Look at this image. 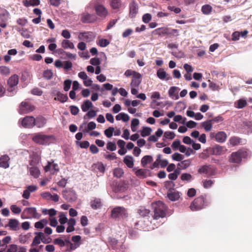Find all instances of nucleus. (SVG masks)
Returning <instances> with one entry per match:
<instances>
[{
    "label": "nucleus",
    "mask_w": 252,
    "mask_h": 252,
    "mask_svg": "<svg viewBox=\"0 0 252 252\" xmlns=\"http://www.w3.org/2000/svg\"><path fill=\"white\" fill-rule=\"evenodd\" d=\"M167 196L170 200L175 201L180 198V195L178 191H170L167 193Z\"/></svg>",
    "instance_id": "32"
},
{
    "label": "nucleus",
    "mask_w": 252,
    "mask_h": 252,
    "mask_svg": "<svg viewBox=\"0 0 252 252\" xmlns=\"http://www.w3.org/2000/svg\"><path fill=\"white\" fill-rule=\"evenodd\" d=\"M95 167L100 172L103 173L105 172V168L104 164L101 162H98L95 165Z\"/></svg>",
    "instance_id": "59"
},
{
    "label": "nucleus",
    "mask_w": 252,
    "mask_h": 252,
    "mask_svg": "<svg viewBox=\"0 0 252 252\" xmlns=\"http://www.w3.org/2000/svg\"><path fill=\"white\" fill-rule=\"evenodd\" d=\"M37 187L34 185L29 186L24 190L22 197L26 199H28L30 198V194L37 190Z\"/></svg>",
    "instance_id": "16"
},
{
    "label": "nucleus",
    "mask_w": 252,
    "mask_h": 252,
    "mask_svg": "<svg viewBox=\"0 0 252 252\" xmlns=\"http://www.w3.org/2000/svg\"><path fill=\"white\" fill-rule=\"evenodd\" d=\"M48 223L46 219H42L34 223V227L37 229H42Z\"/></svg>",
    "instance_id": "36"
},
{
    "label": "nucleus",
    "mask_w": 252,
    "mask_h": 252,
    "mask_svg": "<svg viewBox=\"0 0 252 252\" xmlns=\"http://www.w3.org/2000/svg\"><path fill=\"white\" fill-rule=\"evenodd\" d=\"M172 158L174 160L181 161L183 159L184 156L178 153H175L172 155Z\"/></svg>",
    "instance_id": "53"
},
{
    "label": "nucleus",
    "mask_w": 252,
    "mask_h": 252,
    "mask_svg": "<svg viewBox=\"0 0 252 252\" xmlns=\"http://www.w3.org/2000/svg\"><path fill=\"white\" fill-rule=\"evenodd\" d=\"M57 166L56 164H52L48 162V164L44 167V170L46 172L49 171L51 174H54L58 171V169L57 168Z\"/></svg>",
    "instance_id": "25"
},
{
    "label": "nucleus",
    "mask_w": 252,
    "mask_h": 252,
    "mask_svg": "<svg viewBox=\"0 0 252 252\" xmlns=\"http://www.w3.org/2000/svg\"><path fill=\"white\" fill-rule=\"evenodd\" d=\"M152 205L154 212V219L158 220L166 216L167 207L162 202L158 201L152 203Z\"/></svg>",
    "instance_id": "1"
},
{
    "label": "nucleus",
    "mask_w": 252,
    "mask_h": 252,
    "mask_svg": "<svg viewBox=\"0 0 252 252\" xmlns=\"http://www.w3.org/2000/svg\"><path fill=\"white\" fill-rule=\"evenodd\" d=\"M129 17L132 18L135 17L138 12L137 4L134 1H132L129 3Z\"/></svg>",
    "instance_id": "18"
},
{
    "label": "nucleus",
    "mask_w": 252,
    "mask_h": 252,
    "mask_svg": "<svg viewBox=\"0 0 252 252\" xmlns=\"http://www.w3.org/2000/svg\"><path fill=\"white\" fill-rule=\"evenodd\" d=\"M207 205L205 198L201 196L195 199L191 203L189 208L192 211L200 210Z\"/></svg>",
    "instance_id": "4"
},
{
    "label": "nucleus",
    "mask_w": 252,
    "mask_h": 252,
    "mask_svg": "<svg viewBox=\"0 0 252 252\" xmlns=\"http://www.w3.org/2000/svg\"><path fill=\"white\" fill-rule=\"evenodd\" d=\"M158 78L161 80H165L166 81L171 79L170 75L167 74L166 72L163 69H159L157 72Z\"/></svg>",
    "instance_id": "22"
},
{
    "label": "nucleus",
    "mask_w": 252,
    "mask_h": 252,
    "mask_svg": "<svg viewBox=\"0 0 252 252\" xmlns=\"http://www.w3.org/2000/svg\"><path fill=\"white\" fill-rule=\"evenodd\" d=\"M154 32H156V33L159 35L162 34H177V35H178V30L176 29H171L170 32H167L166 30H164L162 28H158L155 30Z\"/></svg>",
    "instance_id": "23"
},
{
    "label": "nucleus",
    "mask_w": 252,
    "mask_h": 252,
    "mask_svg": "<svg viewBox=\"0 0 252 252\" xmlns=\"http://www.w3.org/2000/svg\"><path fill=\"white\" fill-rule=\"evenodd\" d=\"M53 243L55 245H58L61 247H64L65 245V242L61 238H56L54 240Z\"/></svg>",
    "instance_id": "60"
},
{
    "label": "nucleus",
    "mask_w": 252,
    "mask_h": 252,
    "mask_svg": "<svg viewBox=\"0 0 252 252\" xmlns=\"http://www.w3.org/2000/svg\"><path fill=\"white\" fill-rule=\"evenodd\" d=\"M35 126L37 127H43L46 123V119L43 117H38L35 119Z\"/></svg>",
    "instance_id": "31"
},
{
    "label": "nucleus",
    "mask_w": 252,
    "mask_h": 252,
    "mask_svg": "<svg viewBox=\"0 0 252 252\" xmlns=\"http://www.w3.org/2000/svg\"><path fill=\"white\" fill-rule=\"evenodd\" d=\"M241 142V139L236 136L231 137L228 142V145L233 147L238 145Z\"/></svg>",
    "instance_id": "34"
},
{
    "label": "nucleus",
    "mask_w": 252,
    "mask_h": 252,
    "mask_svg": "<svg viewBox=\"0 0 252 252\" xmlns=\"http://www.w3.org/2000/svg\"><path fill=\"white\" fill-rule=\"evenodd\" d=\"M136 168L135 167L133 168L132 170L135 172V174L137 177L140 179H143L147 176V170L144 169H139L136 170Z\"/></svg>",
    "instance_id": "26"
},
{
    "label": "nucleus",
    "mask_w": 252,
    "mask_h": 252,
    "mask_svg": "<svg viewBox=\"0 0 252 252\" xmlns=\"http://www.w3.org/2000/svg\"><path fill=\"white\" fill-rule=\"evenodd\" d=\"M52 135H45L42 133H35L32 137V140L36 143L40 145H47L50 142Z\"/></svg>",
    "instance_id": "3"
},
{
    "label": "nucleus",
    "mask_w": 252,
    "mask_h": 252,
    "mask_svg": "<svg viewBox=\"0 0 252 252\" xmlns=\"http://www.w3.org/2000/svg\"><path fill=\"white\" fill-rule=\"evenodd\" d=\"M180 90V89L175 86H173L170 88L168 90V95L172 99L174 100H177L179 98V95L178 94V91Z\"/></svg>",
    "instance_id": "19"
},
{
    "label": "nucleus",
    "mask_w": 252,
    "mask_h": 252,
    "mask_svg": "<svg viewBox=\"0 0 252 252\" xmlns=\"http://www.w3.org/2000/svg\"><path fill=\"white\" fill-rule=\"evenodd\" d=\"M152 130L150 127H143L141 131V135L142 137H146L149 135Z\"/></svg>",
    "instance_id": "43"
},
{
    "label": "nucleus",
    "mask_w": 252,
    "mask_h": 252,
    "mask_svg": "<svg viewBox=\"0 0 252 252\" xmlns=\"http://www.w3.org/2000/svg\"><path fill=\"white\" fill-rule=\"evenodd\" d=\"M212 121L209 120L202 123L201 126L204 127L206 131H209L212 129Z\"/></svg>",
    "instance_id": "40"
},
{
    "label": "nucleus",
    "mask_w": 252,
    "mask_h": 252,
    "mask_svg": "<svg viewBox=\"0 0 252 252\" xmlns=\"http://www.w3.org/2000/svg\"><path fill=\"white\" fill-rule=\"evenodd\" d=\"M236 107L239 109L243 108L247 104V100L245 98H241L237 102Z\"/></svg>",
    "instance_id": "48"
},
{
    "label": "nucleus",
    "mask_w": 252,
    "mask_h": 252,
    "mask_svg": "<svg viewBox=\"0 0 252 252\" xmlns=\"http://www.w3.org/2000/svg\"><path fill=\"white\" fill-rule=\"evenodd\" d=\"M35 118L32 116H27L23 118L21 123L25 128H32L35 126Z\"/></svg>",
    "instance_id": "12"
},
{
    "label": "nucleus",
    "mask_w": 252,
    "mask_h": 252,
    "mask_svg": "<svg viewBox=\"0 0 252 252\" xmlns=\"http://www.w3.org/2000/svg\"><path fill=\"white\" fill-rule=\"evenodd\" d=\"M106 148L111 151H114L116 150L117 147L115 142L109 141L107 144Z\"/></svg>",
    "instance_id": "56"
},
{
    "label": "nucleus",
    "mask_w": 252,
    "mask_h": 252,
    "mask_svg": "<svg viewBox=\"0 0 252 252\" xmlns=\"http://www.w3.org/2000/svg\"><path fill=\"white\" fill-rule=\"evenodd\" d=\"M9 158L7 155H4L0 158V167L4 168H7L9 167V164L8 161Z\"/></svg>",
    "instance_id": "28"
},
{
    "label": "nucleus",
    "mask_w": 252,
    "mask_h": 252,
    "mask_svg": "<svg viewBox=\"0 0 252 252\" xmlns=\"http://www.w3.org/2000/svg\"><path fill=\"white\" fill-rule=\"evenodd\" d=\"M39 166H30L29 172L30 174L35 178H37L40 175V172L39 169Z\"/></svg>",
    "instance_id": "24"
},
{
    "label": "nucleus",
    "mask_w": 252,
    "mask_h": 252,
    "mask_svg": "<svg viewBox=\"0 0 252 252\" xmlns=\"http://www.w3.org/2000/svg\"><path fill=\"white\" fill-rule=\"evenodd\" d=\"M36 236L34 237L33 241L31 244V247H36L39 245L42 240V237L44 236V234L42 232H35Z\"/></svg>",
    "instance_id": "20"
},
{
    "label": "nucleus",
    "mask_w": 252,
    "mask_h": 252,
    "mask_svg": "<svg viewBox=\"0 0 252 252\" xmlns=\"http://www.w3.org/2000/svg\"><path fill=\"white\" fill-rule=\"evenodd\" d=\"M114 130L115 129L113 127H109L104 130V134L107 137L110 138L112 136Z\"/></svg>",
    "instance_id": "49"
},
{
    "label": "nucleus",
    "mask_w": 252,
    "mask_h": 252,
    "mask_svg": "<svg viewBox=\"0 0 252 252\" xmlns=\"http://www.w3.org/2000/svg\"><path fill=\"white\" fill-rule=\"evenodd\" d=\"M175 136V134L172 131H166L164 133V137L166 139L172 140L174 138Z\"/></svg>",
    "instance_id": "61"
},
{
    "label": "nucleus",
    "mask_w": 252,
    "mask_h": 252,
    "mask_svg": "<svg viewBox=\"0 0 252 252\" xmlns=\"http://www.w3.org/2000/svg\"><path fill=\"white\" fill-rule=\"evenodd\" d=\"M96 127V124L94 122H90L87 125V128L83 129L82 131L84 132H88L90 130L95 129Z\"/></svg>",
    "instance_id": "46"
},
{
    "label": "nucleus",
    "mask_w": 252,
    "mask_h": 252,
    "mask_svg": "<svg viewBox=\"0 0 252 252\" xmlns=\"http://www.w3.org/2000/svg\"><path fill=\"white\" fill-rule=\"evenodd\" d=\"M29 236L28 235L21 234L19 236V241L20 243L24 244L28 241Z\"/></svg>",
    "instance_id": "54"
},
{
    "label": "nucleus",
    "mask_w": 252,
    "mask_h": 252,
    "mask_svg": "<svg viewBox=\"0 0 252 252\" xmlns=\"http://www.w3.org/2000/svg\"><path fill=\"white\" fill-rule=\"evenodd\" d=\"M179 173L180 171L179 170H175L173 173H170L168 175V178L171 180H175L177 178Z\"/></svg>",
    "instance_id": "55"
},
{
    "label": "nucleus",
    "mask_w": 252,
    "mask_h": 252,
    "mask_svg": "<svg viewBox=\"0 0 252 252\" xmlns=\"http://www.w3.org/2000/svg\"><path fill=\"white\" fill-rule=\"evenodd\" d=\"M10 73L9 67L6 66H0V74L3 76H7Z\"/></svg>",
    "instance_id": "41"
},
{
    "label": "nucleus",
    "mask_w": 252,
    "mask_h": 252,
    "mask_svg": "<svg viewBox=\"0 0 252 252\" xmlns=\"http://www.w3.org/2000/svg\"><path fill=\"white\" fill-rule=\"evenodd\" d=\"M124 174V170L121 168H116L113 170L114 176L116 178H121Z\"/></svg>",
    "instance_id": "42"
},
{
    "label": "nucleus",
    "mask_w": 252,
    "mask_h": 252,
    "mask_svg": "<svg viewBox=\"0 0 252 252\" xmlns=\"http://www.w3.org/2000/svg\"><path fill=\"white\" fill-rule=\"evenodd\" d=\"M19 82V77L16 74L12 75L7 81V84L9 86L8 91L10 92V95H12L15 94L16 91L14 87L17 85Z\"/></svg>",
    "instance_id": "7"
},
{
    "label": "nucleus",
    "mask_w": 252,
    "mask_h": 252,
    "mask_svg": "<svg viewBox=\"0 0 252 252\" xmlns=\"http://www.w3.org/2000/svg\"><path fill=\"white\" fill-rule=\"evenodd\" d=\"M63 195L64 199L69 202H74L77 198V196L75 191L72 189H68L63 190Z\"/></svg>",
    "instance_id": "8"
},
{
    "label": "nucleus",
    "mask_w": 252,
    "mask_h": 252,
    "mask_svg": "<svg viewBox=\"0 0 252 252\" xmlns=\"http://www.w3.org/2000/svg\"><path fill=\"white\" fill-rule=\"evenodd\" d=\"M200 174H205L208 176H213L216 173L215 168L210 165H205L201 166L198 170Z\"/></svg>",
    "instance_id": "9"
},
{
    "label": "nucleus",
    "mask_w": 252,
    "mask_h": 252,
    "mask_svg": "<svg viewBox=\"0 0 252 252\" xmlns=\"http://www.w3.org/2000/svg\"><path fill=\"white\" fill-rule=\"evenodd\" d=\"M152 18V16L149 13H146L143 15L142 21L145 23H149Z\"/></svg>",
    "instance_id": "64"
},
{
    "label": "nucleus",
    "mask_w": 252,
    "mask_h": 252,
    "mask_svg": "<svg viewBox=\"0 0 252 252\" xmlns=\"http://www.w3.org/2000/svg\"><path fill=\"white\" fill-rule=\"evenodd\" d=\"M91 208L94 210L99 209L102 206V202L100 198H94L90 203Z\"/></svg>",
    "instance_id": "21"
},
{
    "label": "nucleus",
    "mask_w": 252,
    "mask_h": 252,
    "mask_svg": "<svg viewBox=\"0 0 252 252\" xmlns=\"http://www.w3.org/2000/svg\"><path fill=\"white\" fill-rule=\"evenodd\" d=\"M18 250V246L15 244H11L9 245L6 252H17Z\"/></svg>",
    "instance_id": "63"
},
{
    "label": "nucleus",
    "mask_w": 252,
    "mask_h": 252,
    "mask_svg": "<svg viewBox=\"0 0 252 252\" xmlns=\"http://www.w3.org/2000/svg\"><path fill=\"white\" fill-rule=\"evenodd\" d=\"M138 214L142 217H145L150 213V211L144 208H141L138 210Z\"/></svg>",
    "instance_id": "51"
},
{
    "label": "nucleus",
    "mask_w": 252,
    "mask_h": 252,
    "mask_svg": "<svg viewBox=\"0 0 252 252\" xmlns=\"http://www.w3.org/2000/svg\"><path fill=\"white\" fill-rule=\"evenodd\" d=\"M110 4L112 9L118 11L122 6L121 0H109Z\"/></svg>",
    "instance_id": "30"
},
{
    "label": "nucleus",
    "mask_w": 252,
    "mask_h": 252,
    "mask_svg": "<svg viewBox=\"0 0 252 252\" xmlns=\"http://www.w3.org/2000/svg\"><path fill=\"white\" fill-rule=\"evenodd\" d=\"M97 15L102 19H104L108 15V12L106 8L102 4H96L94 6Z\"/></svg>",
    "instance_id": "11"
},
{
    "label": "nucleus",
    "mask_w": 252,
    "mask_h": 252,
    "mask_svg": "<svg viewBox=\"0 0 252 252\" xmlns=\"http://www.w3.org/2000/svg\"><path fill=\"white\" fill-rule=\"evenodd\" d=\"M33 107L25 102H21L20 106L19 112L21 114L28 113L33 111Z\"/></svg>",
    "instance_id": "13"
},
{
    "label": "nucleus",
    "mask_w": 252,
    "mask_h": 252,
    "mask_svg": "<svg viewBox=\"0 0 252 252\" xmlns=\"http://www.w3.org/2000/svg\"><path fill=\"white\" fill-rule=\"evenodd\" d=\"M212 10V7L209 4H205L201 7V11L205 15L210 14Z\"/></svg>",
    "instance_id": "39"
},
{
    "label": "nucleus",
    "mask_w": 252,
    "mask_h": 252,
    "mask_svg": "<svg viewBox=\"0 0 252 252\" xmlns=\"http://www.w3.org/2000/svg\"><path fill=\"white\" fill-rule=\"evenodd\" d=\"M72 81L69 79H66L63 83V89L65 92L69 91L70 88Z\"/></svg>",
    "instance_id": "58"
},
{
    "label": "nucleus",
    "mask_w": 252,
    "mask_h": 252,
    "mask_svg": "<svg viewBox=\"0 0 252 252\" xmlns=\"http://www.w3.org/2000/svg\"><path fill=\"white\" fill-rule=\"evenodd\" d=\"M227 137L226 134L224 131H220L215 135L216 140L219 143L224 142Z\"/></svg>",
    "instance_id": "27"
},
{
    "label": "nucleus",
    "mask_w": 252,
    "mask_h": 252,
    "mask_svg": "<svg viewBox=\"0 0 252 252\" xmlns=\"http://www.w3.org/2000/svg\"><path fill=\"white\" fill-rule=\"evenodd\" d=\"M139 124V121L138 119H133L131 121V128L133 132H135L136 130V126Z\"/></svg>",
    "instance_id": "52"
},
{
    "label": "nucleus",
    "mask_w": 252,
    "mask_h": 252,
    "mask_svg": "<svg viewBox=\"0 0 252 252\" xmlns=\"http://www.w3.org/2000/svg\"><path fill=\"white\" fill-rule=\"evenodd\" d=\"M40 159L38 156H35L32 158L30 166H39Z\"/></svg>",
    "instance_id": "45"
},
{
    "label": "nucleus",
    "mask_w": 252,
    "mask_h": 252,
    "mask_svg": "<svg viewBox=\"0 0 252 252\" xmlns=\"http://www.w3.org/2000/svg\"><path fill=\"white\" fill-rule=\"evenodd\" d=\"M248 156V153L244 150H241L236 152L232 153L231 155L230 161L231 162L240 163L242 158Z\"/></svg>",
    "instance_id": "6"
},
{
    "label": "nucleus",
    "mask_w": 252,
    "mask_h": 252,
    "mask_svg": "<svg viewBox=\"0 0 252 252\" xmlns=\"http://www.w3.org/2000/svg\"><path fill=\"white\" fill-rule=\"evenodd\" d=\"M57 98L55 97V99H58L62 102H65L68 99V97L66 94H63L60 92L57 93Z\"/></svg>",
    "instance_id": "44"
},
{
    "label": "nucleus",
    "mask_w": 252,
    "mask_h": 252,
    "mask_svg": "<svg viewBox=\"0 0 252 252\" xmlns=\"http://www.w3.org/2000/svg\"><path fill=\"white\" fill-rule=\"evenodd\" d=\"M7 226H8L10 229L13 231H17L20 228L19 221L15 219H9L7 225L5 227Z\"/></svg>",
    "instance_id": "14"
},
{
    "label": "nucleus",
    "mask_w": 252,
    "mask_h": 252,
    "mask_svg": "<svg viewBox=\"0 0 252 252\" xmlns=\"http://www.w3.org/2000/svg\"><path fill=\"white\" fill-rule=\"evenodd\" d=\"M62 46L64 49L69 48L73 49L75 48L74 44L69 40L64 39L62 42Z\"/></svg>",
    "instance_id": "35"
},
{
    "label": "nucleus",
    "mask_w": 252,
    "mask_h": 252,
    "mask_svg": "<svg viewBox=\"0 0 252 252\" xmlns=\"http://www.w3.org/2000/svg\"><path fill=\"white\" fill-rule=\"evenodd\" d=\"M141 75L138 72H135L132 76V79L130 83L132 87H137L141 82Z\"/></svg>",
    "instance_id": "17"
},
{
    "label": "nucleus",
    "mask_w": 252,
    "mask_h": 252,
    "mask_svg": "<svg viewBox=\"0 0 252 252\" xmlns=\"http://www.w3.org/2000/svg\"><path fill=\"white\" fill-rule=\"evenodd\" d=\"M181 179L183 181L189 182L192 180V177L189 173H183L181 176Z\"/></svg>",
    "instance_id": "50"
},
{
    "label": "nucleus",
    "mask_w": 252,
    "mask_h": 252,
    "mask_svg": "<svg viewBox=\"0 0 252 252\" xmlns=\"http://www.w3.org/2000/svg\"><path fill=\"white\" fill-rule=\"evenodd\" d=\"M191 161L190 159H186L183 161H181L180 162L178 163L177 165L181 168L185 169L189 167L190 165Z\"/></svg>",
    "instance_id": "38"
},
{
    "label": "nucleus",
    "mask_w": 252,
    "mask_h": 252,
    "mask_svg": "<svg viewBox=\"0 0 252 252\" xmlns=\"http://www.w3.org/2000/svg\"><path fill=\"white\" fill-rule=\"evenodd\" d=\"M134 158L131 156H126L124 158V162L128 168H132L134 165Z\"/></svg>",
    "instance_id": "29"
},
{
    "label": "nucleus",
    "mask_w": 252,
    "mask_h": 252,
    "mask_svg": "<svg viewBox=\"0 0 252 252\" xmlns=\"http://www.w3.org/2000/svg\"><path fill=\"white\" fill-rule=\"evenodd\" d=\"M43 75L44 78L47 80H50L52 78L53 73L51 70L47 69L44 71Z\"/></svg>",
    "instance_id": "47"
},
{
    "label": "nucleus",
    "mask_w": 252,
    "mask_h": 252,
    "mask_svg": "<svg viewBox=\"0 0 252 252\" xmlns=\"http://www.w3.org/2000/svg\"><path fill=\"white\" fill-rule=\"evenodd\" d=\"M153 157L151 156H145L141 159V165L143 167H145L146 165L151 162L153 161Z\"/></svg>",
    "instance_id": "37"
},
{
    "label": "nucleus",
    "mask_w": 252,
    "mask_h": 252,
    "mask_svg": "<svg viewBox=\"0 0 252 252\" xmlns=\"http://www.w3.org/2000/svg\"><path fill=\"white\" fill-rule=\"evenodd\" d=\"M81 107L83 112H87L89 109L93 107V104L91 101L87 99L84 101Z\"/></svg>",
    "instance_id": "33"
},
{
    "label": "nucleus",
    "mask_w": 252,
    "mask_h": 252,
    "mask_svg": "<svg viewBox=\"0 0 252 252\" xmlns=\"http://www.w3.org/2000/svg\"><path fill=\"white\" fill-rule=\"evenodd\" d=\"M78 37L80 40H85L86 42H90L94 39L95 35L92 32H80Z\"/></svg>",
    "instance_id": "10"
},
{
    "label": "nucleus",
    "mask_w": 252,
    "mask_h": 252,
    "mask_svg": "<svg viewBox=\"0 0 252 252\" xmlns=\"http://www.w3.org/2000/svg\"><path fill=\"white\" fill-rule=\"evenodd\" d=\"M214 152L216 155H220L223 151V148L220 145H216L213 149Z\"/></svg>",
    "instance_id": "62"
},
{
    "label": "nucleus",
    "mask_w": 252,
    "mask_h": 252,
    "mask_svg": "<svg viewBox=\"0 0 252 252\" xmlns=\"http://www.w3.org/2000/svg\"><path fill=\"white\" fill-rule=\"evenodd\" d=\"M10 210L15 214H19L21 212V209L15 205H12L10 206Z\"/></svg>",
    "instance_id": "57"
},
{
    "label": "nucleus",
    "mask_w": 252,
    "mask_h": 252,
    "mask_svg": "<svg viewBox=\"0 0 252 252\" xmlns=\"http://www.w3.org/2000/svg\"><path fill=\"white\" fill-rule=\"evenodd\" d=\"M81 20L84 23H91L94 22L95 19L94 15L84 12L81 15Z\"/></svg>",
    "instance_id": "15"
},
{
    "label": "nucleus",
    "mask_w": 252,
    "mask_h": 252,
    "mask_svg": "<svg viewBox=\"0 0 252 252\" xmlns=\"http://www.w3.org/2000/svg\"><path fill=\"white\" fill-rule=\"evenodd\" d=\"M111 216L113 219H124L128 217V213L124 207L117 206L112 210Z\"/></svg>",
    "instance_id": "5"
},
{
    "label": "nucleus",
    "mask_w": 252,
    "mask_h": 252,
    "mask_svg": "<svg viewBox=\"0 0 252 252\" xmlns=\"http://www.w3.org/2000/svg\"><path fill=\"white\" fill-rule=\"evenodd\" d=\"M41 215L37 212L35 207L26 208L21 214V218L23 219H39Z\"/></svg>",
    "instance_id": "2"
}]
</instances>
